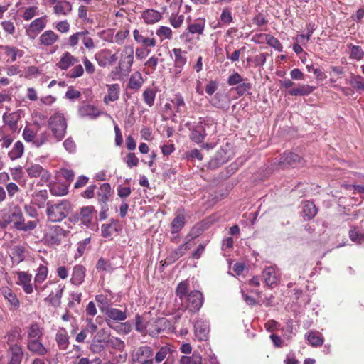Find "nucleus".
<instances>
[{
    "instance_id": "obj_6",
    "label": "nucleus",
    "mask_w": 364,
    "mask_h": 364,
    "mask_svg": "<svg viewBox=\"0 0 364 364\" xmlns=\"http://www.w3.org/2000/svg\"><path fill=\"white\" fill-rule=\"evenodd\" d=\"M231 156V151L224 148L217 151L215 156L209 161L208 165L211 168H215L228 162Z\"/></svg>"
},
{
    "instance_id": "obj_54",
    "label": "nucleus",
    "mask_w": 364,
    "mask_h": 364,
    "mask_svg": "<svg viewBox=\"0 0 364 364\" xmlns=\"http://www.w3.org/2000/svg\"><path fill=\"white\" fill-rule=\"evenodd\" d=\"M122 62H128L133 65L134 62V49L132 47H125L122 53Z\"/></svg>"
},
{
    "instance_id": "obj_58",
    "label": "nucleus",
    "mask_w": 364,
    "mask_h": 364,
    "mask_svg": "<svg viewBox=\"0 0 364 364\" xmlns=\"http://www.w3.org/2000/svg\"><path fill=\"white\" fill-rule=\"evenodd\" d=\"M350 84L358 90L364 91V79L360 76L356 75L350 80Z\"/></svg>"
},
{
    "instance_id": "obj_44",
    "label": "nucleus",
    "mask_w": 364,
    "mask_h": 364,
    "mask_svg": "<svg viewBox=\"0 0 364 364\" xmlns=\"http://www.w3.org/2000/svg\"><path fill=\"white\" fill-rule=\"evenodd\" d=\"M189 287V282L187 280L183 281L178 284L176 289V294L178 297L181 299V302H183L184 299L187 296V292Z\"/></svg>"
},
{
    "instance_id": "obj_47",
    "label": "nucleus",
    "mask_w": 364,
    "mask_h": 364,
    "mask_svg": "<svg viewBox=\"0 0 364 364\" xmlns=\"http://www.w3.org/2000/svg\"><path fill=\"white\" fill-rule=\"evenodd\" d=\"M110 333L105 328L99 330L96 335L94 336L93 340L95 342L109 343Z\"/></svg>"
},
{
    "instance_id": "obj_59",
    "label": "nucleus",
    "mask_w": 364,
    "mask_h": 364,
    "mask_svg": "<svg viewBox=\"0 0 364 364\" xmlns=\"http://www.w3.org/2000/svg\"><path fill=\"white\" fill-rule=\"evenodd\" d=\"M4 50L6 55L11 58L12 62H14L16 60V57L18 55H19L20 56L22 55V51L14 47L5 46Z\"/></svg>"
},
{
    "instance_id": "obj_21",
    "label": "nucleus",
    "mask_w": 364,
    "mask_h": 364,
    "mask_svg": "<svg viewBox=\"0 0 364 364\" xmlns=\"http://www.w3.org/2000/svg\"><path fill=\"white\" fill-rule=\"evenodd\" d=\"M315 87L309 85H299L297 87L289 90V93L293 96L308 95L314 90Z\"/></svg>"
},
{
    "instance_id": "obj_60",
    "label": "nucleus",
    "mask_w": 364,
    "mask_h": 364,
    "mask_svg": "<svg viewBox=\"0 0 364 364\" xmlns=\"http://www.w3.org/2000/svg\"><path fill=\"white\" fill-rule=\"evenodd\" d=\"M86 33H89L87 30L73 34L69 38V45L72 47L75 46L78 43L79 41L82 40V36Z\"/></svg>"
},
{
    "instance_id": "obj_46",
    "label": "nucleus",
    "mask_w": 364,
    "mask_h": 364,
    "mask_svg": "<svg viewBox=\"0 0 364 364\" xmlns=\"http://www.w3.org/2000/svg\"><path fill=\"white\" fill-rule=\"evenodd\" d=\"M173 350L168 346H164L160 348L159 350L156 353L154 360L157 363H161L168 354H171Z\"/></svg>"
},
{
    "instance_id": "obj_55",
    "label": "nucleus",
    "mask_w": 364,
    "mask_h": 364,
    "mask_svg": "<svg viewBox=\"0 0 364 364\" xmlns=\"http://www.w3.org/2000/svg\"><path fill=\"white\" fill-rule=\"evenodd\" d=\"M49 133L47 131L41 132L38 135H36L33 145L36 147H40L44 145L48 140Z\"/></svg>"
},
{
    "instance_id": "obj_48",
    "label": "nucleus",
    "mask_w": 364,
    "mask_h": 364,
    "mask_svg": "<svg viewBox=\"0 0 364 364\" xmlns=\"http://www.w3.org/2000/svg\"><path fill=\"white\" fill-rule=\"evenodd\" d=\"M348 48H351L350 58L360 60L364 57V51L361 47L350 44L348 45Z\"/></svg>"
},
{
    "instance_id": "obj_53",
    "label": "nucleus",
    "mask_w": 364,
    "mask_h": 364,
    "mask_svg": "<svg viewBox=\"0 0 364 364\" xmlns=\"http://www.w3.org/2000/svg\"><path fill=\"white\" fill-rule=\"evenodd\" d=\"M226 95L223 93L217 92L211 99L210 103L215 107L222 108L225 102Z\"/></svg>"
},
{
    "instance_id": "obj_36",
    "label": "nucleus",
    "mask_w": 364,
    "mask_h": 364,
    "mask_svg": "<svg viewBox=\"0 0 364 364\" xmlns=\"http://www.w3.org/2000/svg\"><path fill=\"white\" fill-rule=\"evenodd\" d=\"M133 36L136 42L141 43L145 46L154 47L156 46V40L154 38L143 36L137 29L134 31Z\"/></svg>"
},
{
    "instance_id": "obj_22",
    "label": "nucleus",
    "mask_w": 364,
    "mask_h": 364,
    "mask_svg": "<svg viewBox=\"0 0 364 364\" xmlns=\"http://www.w3.org/2000/svg\"><path fill=\"white\" fill-rule=\"evenodd\" d=\"M109 318L114 321H124L127 318L125 311H122L118 309L109 307L104 312Z\"/></svg>"
},
{
    "instance_id": "obj_40",
    "label": "nucleus",
    "mask_w": 364,
    "mask_h": 364,
    "mask_svg": "<svg viewBox=\"0 0 364 364\" xmlns=\"http://www.w3.org/2000/svg\"><path fill=\"white\" fill-rule=\"evenodd\" d=\"M195 333L199 340L205 341L208 338V327L203 322L197 321L194 326Z\"/></svg>"
},
{
    "instance_id": "obj_12",
    "label": "nucleus",
    "mask_w": 364,
    "mask_h": 364,
    "mask_svg": "<svg viewBox=\"0 0 364 364\" xmlns=\"http://www.w3.org/2000/svg\"><path fill=\"white\" fill-rule=\"evenodd\" d=\"M9 355L11 358L9 364H20L23 358L21 347L17 344H11Z\"/></svg>"
},
{
    "instance_id": "obj_57",
    "label": "nucleus",
    "mask_w": 364,
    "mask_h": 364,
    "mask_svg": "<svg viewBox=\"0 0 364 364\" xmlns=\"http://www.w3.org/2000/svg\"><path fill=\"white\" fill-rule=\"evenodd\" d=\"M46 26V23L44 22L43 18H38L35 20H33L31 25H30V29L33 32L36 31H42Z\"/></svg>"
},
{
    "instance_id": "obj_37",
    "label": "nucleus",
    "mask_w": 364,
    "mask_h": 364,
    "mask_svg": "<svg viewBox=\"0 0 364 364\" xmlns=\"http://www.w3.org/2000/svg\"><path fill=\"white\" fill-rule=\"evenodd\" d=\"M53 9L58 15H67L71 11L72 6L68 1H63L58 2Z\"/></svg>"
},
{
    "instance_id": "obj_2",
    "label": "nucleus",
    "mask_w": 364,
    "mask_h": 364,
    "mask_svg": "<svg viewBox=\"0 0 364 364\" xmlns=\"http://www.w3.org/2000/svg\"><path fill=\"white\" fill-rule=\"evenodd\" d=\"M48 127L56 140L61 141L65 135L67 129V122L63 114L60 112L53 114L49 118Z\"/></svg>"
},
{
    "instance_id": "obj_24",
    "label": "nucleus",
    "mask_w": 364,
    "mask_h": 364,
    "mask_svg": "<svg viewBox=\"0 0 364 364\" xmlns=\"http://www.w3.org/2000/svg\"><path fill=\"white\" fill-rule=\"evenodd\" d=\"M21 220V223L17 230L23 232H30L35 230L40 221L38 218L26 220L23 216Z\"/></svg>"
},
{
    "instance_id": "obj_13",
    "label": "nucleus",
    "mask_w": 364,
    "mask_h": 364,
    "mask_svg": "<svg viewBox=\"0 0 364 364\" xmlns=\"http://www.w3.org/2000/svg\"><path fill=\"white\" fill-rule=\"evenodd\" d=\"M41 339L28 340L27 343L28 349L34 354L38 355H44L47 353L48 350L40 341Z\"/></svg>"
},
{
    "instance_id": "obj_33",
    "label": "nucleus",
    "mask_w": 364,
    "mask_h": 364,
    "mask_svg": "<svg viewBox=\"0 0 364 364\" xmlns=\"http://www.w3.org/2000/svg\"><path fill=\"white\" fill-rule=\"evenodd\" d=\"M1 293L4 295V298L8 300V301L13 306L14 308L18 309L20 305L19 300L18 299L16 295L13 293L12 290L8 287H4L1 289Z\"/></svg>"
},
{
    "instance_id": "obj_11",
    "label": "nucleus",
    "mask_w": 364,
    "mask_h": 364,
    "mask_svg": "<svg viewBox=\"0 0 364 364\" xmlns=\"http://www.w3.org/2000/svg\"><path fill=\"white\" fill-rule=\"evenodd\" d=\"M185 223L186 218L184 215V210H178L176 216L171 223V233H178L184 227Z\"/></svg>"
},
{
    "instance_id": "obj_23",
    "label": "nucleus",
    "mask_w": 364,
    "mask_h": 364,
    "mask_svg": "<svg viewBox=\"0 0 364 364\" xmlns=\"http://www.w3.org/2000/svg\"><path fill=\"white\" fill-rule=\"evenodd\" d=\"M21 220V223L17 230L23 232H30L35 230L40 221L38 218L26 220L23 216Z\"/></svg>"
},
{
    "instance_id": "obj_16",
    "label": "nucleus",
    "mask_w": 364,
    "mask_h": 364,
    "mask_svg": "<svg viewBox=\"0 0 364 364\" xmlns=\"http://www.w3.org/2000/svg\"><path fill=\"white\" fill-rule=\"evenodd\" d=\"M85 277V268L82 265H76L73 267L70 282L75 285H79L84 281Z\"/></svg>"
},
{
    "instance_id": "obj_1",
    "label": "nucleus",
    "mask_w": 364,
    "mask_h": 364,
    "mask_svg": "<svg viewBox=\"0 0 364 364\" xmlns=\"http://www.w3.org/2000/svg\"><path fill=\"white\" fill-rule=\"evenodd\" d=\"M71 211V205L67 200L58 203H46V215L48 220L52 223H58L65 219Z\"/></svg>"
},
{
    "instance_id": "obj_5",
    "label": "nucleus",
    "mask_w": 364,
    "mask_h": 364,
    "mask_svg": "<svg viewBox=\"0 0 364 364\" xmlns=\"http://www.w3.org/2000/svg\"><path fill=\"white\" fill-rule=\"evenodd\" d=\"M23 216V215L21 209L19 206L16 205L10 209L7 213L4 214L2 218L5 223H13L14 228L18 230Z\"/></svg>"
},
{
    "instance_id": "obj_10",
    "label": "nucleus",
    "mask_w": 364,
    "mask_h": 364,
    "mask_svg": "<svg viewBox=\"0 0 364 364\" xmlns=\"http://www.w3.org/2000/svg\"><path fill=\"white\" fill-rule=\"evenodd\" d=\"M17 274L19 281L18 284L22 286L26 294H31L33 291L31 283L32 275L25 272H18Z\"/></svg>"
},
{
    "instance_id": "obj_56",
    "label": "nucleus",
    "mask_w": 364,
    "mask_h": 364,
    "mask_svg": "<svg viewBox=\"0 0 364 364\" xmlns=\"http://www.w3.org/2000/svg\"><path fill=\"white\" fill-rule=\"evenodd\" d=\"M143 99L149 107H152L154 103L155 92L151 89H146L143 92Z\"/></svg>"
},
{
    "instance_id": "obj_34",
    "label": "nucleus",
    "mask_w": 364,
    "mask_h": 364,
    "mask_svg": "<svg viewBox=\"0 0 364 364\" xmlns=\"http://www.w3.org/2000/svg\"><path fill=\"white\" fill-rule=\"evenodd\" d=\"M205 135L206 134L203 127L202 125H198L191 131L190 138L196 143H200L204 140Z\"/></svg>"
},
{
    "instance_id": "obj_31",
    "label": "nucleus",
    "mask_w": 364,
    "mask_h": 364,
    "mask_svg": "<svg viewBox=\"0 0 364 364\" xmlns=\"http://www.w3.org/2000/svg\"><path fill=\"white\" fill-rule=\"evenodd\" d=\"M24 152V146L21 141H16L12 149L8 153L9 157L11 160H16L21 158Z\"/></svg>"
},
{
    "instance_id": "obj_41",
    "label": "nucleus",
    "mask_w": 364,
    "mask_h": 364,
    "mask_svg": "<svg viewBox=\"0 0 364 364\" xmlns=\"http://www.w3.org/2000/svg\"><path fill=\"white\" fill-rule=\"evenodd\" d=\"M93 211L94 208L92 206H86L81 208L80 216L82 223L87 225L91 222Z\"/></svg>"
},
{
    "instance_id": "obj_49",
    "label": "nucleus",
    "mask_w": 364,
    "mask_h": 364,
    "mask_svg": "<svg viewBox=\"0 0 364 364\" xmlns=\"http://www.w3.org/2000/svg\"><path fill=\"white\" fill-rule=\"evenodd\" d=\"M48 272V270L47 267H46L43 264H41L38 267V268L37 269V273L35 276V283L41 284L43 282H44L47 278Z\"/></svg>"
},
{
    "instance_id": "obj_52",
    "label": "nucleus",
    "mask_w": 364,
    "mask_h": 364,
    "mask_svg": "<svg viewBox=\"0 0 364 364\" xmlns=\"http://www.w3.org/2000/svg\"><path fill=\"white\" fill-rule=\"evenodd\" d=\"M96 269L106 272H111L114 268L109 261H107L102 257L100 258L96 264Z\"/></svg>"
},
{
    "instance_id": "obj_9",
    "label": "nucleus",
    "mask_w": 364,
    "mask_h": 364,
    "mask_svg": "<svg viewBox=\"0 0 364 364\" xmlns=\"http://www.w3.org/2000/svg\"><path fill=\"white\" fill-rule=\"evenodd\" d=\"M167 320L165 318H158L149 321L146 323L147 332L151 336L158 335L166 327Z\"/></svg>"
},
{
    "instance_id": "obj_28",
    "label": "nucleus",
    "mask_w": 364,
    "mask_h": 364,
    "mask_svg": "<svg viewBox=\"0 0 364 364\" xmlns=\"http://www.w3.org/2000/svg\"><path fill=\"white\" fill-rule=\"evenodd\" d=\"M143 18L149 24L154 23L161 18V14L154 9H147L143 12Z\"/></svg>"
},
{
    "instance_id": "obj_39",
    "label": "nucleus",
    "mask_w": 364,
    "mask_h": 364,
    "mask_svg": "<svg viewBox=\"0 0 364 364\" xmlns=\"http://www.w3.org/2000/svg\"><path fill=\"white\" fill-rule=\"evenodd\" d=\"M136 360L138 362H141V358H144L145 359L146 358H151L154 355V351L152 348L150 346H141L138 348L136 353Z\"/></svg>"
},
{
    "instance_id": "obj_25",
    "label": "nucleus",
    "mask_w": 364,
    "mask_h": 364,
    "mask_svg": "<svg viewBox=\"0 0 364 364\" xmlns=\"http://www.w3.org/2000/svg\"><path fill=\"white\" fill-rule=\"evenodd\" d=\"M55 341L60 349H67L69 344V336L65 329L62 328L58 331Z\"/></svg>"
},
{
    "instance_id": "obj_20",
    "label": "nucleus",
    "mask_w": 364,
    "mask_h": 364,
    "mask_svg": "<svg viewBox=\"0 0 364 364\" xmlns=\"http://www.w3.org/2000/svg\"><path fill=\"white\" fill-rule=\"evenodd\" d=\"M78 112L82 117H91L92 118H95L100 114V112L94 105L88 104L83 105L80 107Z\"/></svg>"
},
{
    "instance_id": "obj_18",
    "label": "nucleus",
    "mask_w": 364,
    "mask_h": 364,
    "mask_svg": "<svg viewBox=\"0 0 364 364\" xmlns=\"http://www.w3.org/2000/svg\"><path fill=\"white\" fill-rule=\"evenodd\" d=\"M19 119L20 114L16 112L9 114L5 113L3 115L4 122L9 127L11 130L14 132L18 128V121Z\"/></svg>"
},
{
    "instance_id": "obj_8",
    "label": "nucleus",
    "mask_w": 364,
    "mask_h": 364,
    "mask_svg": "<svg viewBox=\"0 0 364 364\" xmlns=\"http://www.w3.org/2000/svg\"><path fill=\"white\" fill-rule=\"evenodd\" d=\"M304 160L298 154L293 152H285L280 157L279 164L282 168L288 166H296L299 164H303Z\"/></svg>"
},
{
    "instance_id": "obj_7",
    "label": "nucleus",
    "mask_w": 364,
    "mask_h": 364,
    "mask_svg": "<svg viewBox=\"0 0 364 364\" xmlns=\"http://www.w3.org/2000/svg\"><path fill=\"white\" fill-rule=\"evenodd\" d=\"M26 172L31 178H41L42 182H48L51 178L50 173L40 164H32L26 168Z\"/></svg>"
},
{
    "instance_id": "obj_35",
    "label": "nucleus",
    "mask_w": 364,
    "mask_h": 364,
    "mask_svg": "<svg viewBox=\"0 0 364 364\" xmlns=\"http://www.w3.org/2000/svg\"><path fill=\"white\" fill-rule=\"evenodd\" d=\"M110 53L111 50L108 49H103L95 55V59L100 67H106L109 65L108 58Z\"/></svg>"
},
{
    "instance_id": "obj_64",
    "label": "nucleus",
    "mask_w": 364,
    "mask_h": 364,
    "mask_svg": "<svg viewBox=\"0 0 364 364\" xmlns=\"http://www.w3.org/2000/svg\"><path fill=\"white\" fill-rule=\"evenodd\" d=\"M156 34L160 37L170 39L172 36V31L170 28L166 26H161L157 31Z\"/></svg>"
},
{
    "instance_id": "obj_32",
    "label": "nucleus",
    "mask_w": 364,
    "mask_h": 364,
    "mask_svg": "<svg viewBox=\"0 0 364 364\" xmlns=\"http://www.w3.org/2000/svg\"><path fill=\"white\" fill-rule=\"evenodd\" d=\"M262 274L264 278V282L267 286L271 287L277 283V279L276 277V272L272 267H266Z\"/></svg>"
},
{
    "instance_id": "obj_27",
    "label": "nucleus",
    "mask_w": 364,
    "mask_h": 364,
    "mask_svg": "<svg viewBox=\"0 0 364 364\" xmlns=\"http://www.w3.org/2000/svg\"><path fill=\"white\" fill-rule=\"evenodd\" d=\"M120 87L118 84L108 85V94L105 96L104 102L107 104L109 101L114 102L119 99Z\"/></svg>"
},
{
    "instance_id": "obj_14",
    "label": "nucleus",
    "mask_w": 364,
    "mask_h": 364,
    "mask_svg": "<svg viewBox=\"0 0 364 364\" xmlns=\"http://www.w3.org/2000/svg\"><path fill=\"white\" fill-rule=\"evenodd\" d=\"M188 244V242L183 244L180 245L176 250L171 252V254L166 257L164 262L167 264H171L181 257L185 254V252L190 249V247Z\"/></svg>"
},
{
    "instance_id": "obj_30",
    "label": "nucleus",
    "mask_w": 364,
    "mask_h": 364,
    "mask_svg": "<svg viewBox=\"0 0 364 364\" xmlns=\"http://www.w3.org/2000/svg\"><path fill=\"white\" fill-rule=\"evenodd\" d=\"M143 82L141 74L139 72H136L129 78V87L134 90H138L141 87Z\"/></svg>"
},
{
    "instance_id": "obj_61",
    "label": "nucleus",
    "mask_w": 364,
    "mask_h": 364,
    "mask_svg": "<svg viewBox=\"0 0 364 364\" xmlns=\"http://www.w3.org/2000/svg\"><path fill=\"white\" fill-rule=\"evenodd\" d=\"M266 41H267V44L269 46H270L271 47H273L274 48H275L278 51H282V44L280 43L279 40L277 39L276 38H274V36H270V35H267V37H266Z\"/></svg>"
},
{
    "instance_id": "obj_42",
    "label": "nucleus",
    "mask_w": 364,
    "mask_h": 364,
    "mask_svg": "<svg viewBox=\"0 0 364 364\" xmlns=\"http://www.w3.org/2000/svg\"><path fill=\"white\" fill-rule=\"evenodd\" d=\"M111 195V186L109 183H103L100 188L98 198L100 202L105 205Z\"/></svg>"
},
{
    "instance_id": "obj_17",
    "label": "nucleus",
    "mask_w": 364,
    "mask_h": 364,
    "mask_svg": "<svg viewBox=\"0 0 364 364\" xmlns=\"http://www.w3.org/2000/svg\"><path fill=\"white\" fill-rule=\"evenodd\" d=\"M78 60L72 55L70 53L66 52L63 55L60 61L56 65L61 70H67L70 66L77 63Z\"/></svg>"
},
{
    "instance_id": "obj_15",
    "label": "nucleus",
    "mask_w": 364,
    "mask_h": 364,
    "mask_svg": "<svg viewBox=\"0 0 364 364\" xmlns=\"http://www.w3.org/2000/svg\"><path fill=\"white\" fill-rule=\"evenodd\" d=\"M55 287V291H52L48 296L46 299V301L51 303L53 305H56L60 303V299L62 297L63 287L57 283H50Z\"/></svg>"
},
{
    "instance_id": "obj_38",
    "label": "nucleus",
    "mask_w": 364,
    "mask_h": 364,
    "mask_svg": "<svg viewBox=\"0 0 364 364\" xmlns=\"http://www.w3.org/2000/svg\"><path fill=\"white\" fill-rule=\"evenodd\" d=\"M205 19H198L188 26V31L192 34H203L205 28Z\"/></svg>"
},
{
    "instance_id": "obj_43",
    "label": "nucleus",
    "mask_w": 364,
    "mask_h": 364,
    "mask_svg": "<svg viewBox=\"0 0 364 364\" xmlns=\"http://www.w3.org/2000/svg\"><path fill=\"white\" fill-rule=\"evenodd\" d=\"M173 53L175 56V67L183 68L187 61L186 58L183 55V53H186V52H183L180 48H174L173 49Z\"/></svg>"
},
{
    "instance_id": "obj_3",
    "label": "nucleus",
    "mask_w": 364,
    "mask_h": 364,
    "mask_svg": "<svg viewBox=\"0 0 364 364\" xmlns=\"http://www.w3.org/2000/svg\"><path fill=\"white\" fill-rule=\"evenodd\" d=\"M68 232L58 225H53L48 228L44 234L43 240L48 245H58Z\"/></svg>"
},
{
    "instance_id": "obj_51",
    "label": "nucleus",
    "mask_w": 364,
    "mask_h": 364,
    "mask_svg": "<svg viewBox=\"0 0 364 364\" xmlns=\"http://www.w3.org/2000/svg\"><path fill=\"white\" fill-rule=\"evenodd\" d=\"M206 229V223L201 222L196 224L191 230L189 235L192 238H196L200 235Z\"/></svg>"
},
{
    "instance_id": "obj_63",
    "label": "nucleus",
    "mask_w": 364,
    "mask_h": 364,
    "mask_svg": "<svg viewBox=\"0 0 364 364\" xmlns=\"http://www.w3.org/2000/svg\"><path fill=\"white\" fill-rule=\"evenodd\" d=\"M50 192L55 196H65L68 193V188L63 185H56L50 188Z\"/></svg>"
},
{
    "instance_id": "obj_62",
    "label": "nucleus",
    "mask_w": 364,
    "mask_h": 364,
    "mask_svg": "<svg viewBox=\"0 0 364 364\" xmlns=\"http://www.w3.org/2000/svg\"><path fill=\"white\" fill-rule=\"evenodd\" d=\"M95 300L98 304H100V308L103 312L105 311L107 308L109 307V301L107 296L102 294L97 295L95 296Z\"/></svg>"
},
{
    "instance_id": "obj_50",
    "label": "nucleus",
    "mask_w": 364,
    "mask_h": 364,
    "mask_svg": "<svg viewBox=\"0 0 364 364\" xmlns=\"http://www.w3.org/2000/svg\"><path fill=\"white\" fill-rule=\"evenodd\" d=\"M303 213L309 219H311L316 215L317 209L313 202L307 201L304 206Z\"/></svg>"
},
{
    "instance_id": "obj_29",
    "label": "nucleus",
    "mask_w": 364,
    "mask_h": 364,
    "mask_svg": "<svg viewBox=\"0 0 364 364\" xmlns=\"http://www.w3.org/2000/svg\"><path fill=\"white\" fill-rule=\"evenodd\" d=\"M27 333L28 340L41 339L43 336L42 328L37 323H33L31 324V326L28 328Z\"/></svg>"
},
{
    "instance_id": "obj_45",
    "label": "nucleus",
    "mask_w": 364,
    "mask_h": 364,
    "mask_svg": "<svg viewBox=\"0 0 364 364\" xmlns=\"http://www.w3.org/2000/svg\"><path fill=\"white\" fill-rule=\"evenodd\" d=\"M307 339L314 347L321 346L323 343V337L317 332L310 331L307 336Z\"/></svg>"
},
{
    "instance_id": "obj_26",
    "label": "nucleus",
    "mask_w": 364,
    "mask_h": 364,
    "mask_svg": "<svg viewBox=\"0 0 364 364\" xmlns=\"http://www.w3.org/2000/svg\"><path fill=\"white\" fill-rule=\"evenodd\" d=\"M38 127V124H37L36 127L26 126L22 134L23 139L27 142H32L33 144L39 129Z\"/></svg>"
},
{
    "instance_id": "obj_19",
    "label": "nucleus",
    "mask_w": 364,
    "mask_h": 364,
    "mask_svg": "<svg viewBox=\"0 0 364 364\" xmlns=\"http://www.w3.org/2000/svg\"><path fill=\"white\" fill-rule=\"evenodd\" d=\"M59 38V36L55 34L53 31L48 30L43 33L39 41L42 45L50 46L53 45Z\"/></svg>"
},
{
    "instance_id": "obj_4",
    "label": "nucleus",
    "mask_w": 364,
    "mask_h": 364,
    "mask_svg": "<svg viewBox=\"0 0 364 364\" xmlns=\"http://www.w3.org/2000/svg\"><path fill=\"white\" fill-rule=\"evenodd\" d=\"M182 303V305L186 309H188L191 312H196L198 311L203 305V294L198 290L192 291L187 295Z\"/></svg>"
}]
</instances>
